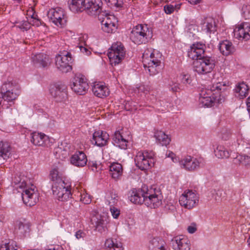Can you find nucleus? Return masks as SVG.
Masks as SVG:
<instances>
[{"label":"nucleus","instance_id":"nucleus-35","mask_svg":"<svg viewBox=\"0 0 250 250\" xmlns=\"http://www.w3.org/2000/svg\"><path fill=\"white\" fill-rule=\"evenodd\" d=\"M46 55L44 53H40L33 54L31 56V61L34 65L38 66L45 67L46 65Z\"/></svg>","mask_w":250,"mask_h":250},{"label":"nucleus","instance_id":"nucleus-14","mask_svg":"<svg viewBox=\"0 0 250 250\" xmlns=\"http://www.w3.org/2000/svg\"><path fill=\"white\" fill-rule=\"evenodd\" d=\"M234 35L239 40L245 41L250 39V23L243 22L236 25L234 29Z\"/></svg>","mask_w":250,"mask_h":250},{"label":"nucleus","instance_id":"nucleus-48","mask_svg":"<svg viewBox=\"0 0 250 250\" xmlns=\"http://www.w3.org/2000/svg\"><path fill=\"white\" fill-rule=\"evenodd\" d=\"M241 14L246 20L250 19V5L244 4L241 9Z\"/></svg>","mask_w":250,"mask_h":250},{"label":"nucleus","instance_id":"nucleus-10","mask_svg":"<svg viewBox=\"0 0 250 250\" xmlns=\"http://www.w3.org/2000/svg\"><path fill=\"white\" fill-rule=\"evenodd\" d=\"M48 18L56 26L63 27L66 24L67 15L64 10L61 7L52 8L48 11Z\"/></svg>","mask_w":250,"mask_h":250},{"label":"nucleus","instance_id":"nucleus-15","mask_svg":"<svg viewBox=\"0 0 250 250\" xmlns=\"http://www.w3.org/2000/svg\"><path fill=\"white\" fill-rule=\"evenodd\" d=\"M91 90L94 95L99 98L104 99L110 94L109 89L103 82L95 81L91 83Z\"/></svg>","mask_w":250,"mask_h":250},{"label":"nucleus","instance_id":"nucleus-64","mask_svg":"<svg viewBox=\"0 0 250 250\" xmlns=\"http://www.w3.org/2000/svg\"><path fill=\"white\" fill-rule=\"evenodd\" d=\"M248 110L250 112V96L248 98L246 102Z\"/></svg>","mask_w":250,"mask_h":250},{"label":"nucleus","instance_id":"nucleus-33","mask_svg":"<svg viewBox=\"0 0 250 250\" xmlns=\"http://www.w3.org/2000/svg\"><path fill=\"white\" fill-rule=\"evenodd\" d=\"M11 147L8 142H1L0 143V163L2 160L8 159L11 154Z\"/></svg>","mask_w":250,"mask_h":250},{"label":"nucleus","instance_id":"nucleus-37","mask_svg":"<svg viewBox=\"0 0 250 250\" xmlns=\"http://www.w3.org/2000/svg\"><path fill=\"white\" fill-rule=\"evenodd\" d=\"M53 154L57 159L63 160L68 157L69 152L66 148H63L62 144L61 146L59 145L57 147L54 148Z\"/></svg>","mask_w":250,"mask_h":250},{"label":"nucleus","instance_id":"nucleus-17","mask_svg":"<svg viewBox=\"0 0 250 250\" xmlns=\"http://www.w3.org/2000/svg\"><path fill=\"white\" fill-rule=\"evenodd\" d=\"M206 45L201 42H196L190 46L188 50V57L193 60L198 61L203 56Z\"/></svg>","mask_w":250,"mask_h":250},{"label":"nucleus","instance_id":"nucleus-56","mask_svg":"<svg viewBox=\"0 0 250 250\" xmlns=\"http://www.w3.org/2000/svg\"><path fill=\"white\" fill-rule=\"evenodd\" d=\"M164 10L166 14H171L174 12V5L167 4L164 6Z\"/></svg>","mask_w":250,"mask_h":250},{"label":"nucleus","instance_id":"nucleus-1","mask_svg":"<svg viewBox=\"0 0 250 250\" xmlns=\"http://www.w3.org/2000/svg\"><path fill=\"white\" fill-rule=\"evenodd\" d=\"M14 187L21 192L22 199L23 203L29 207L34 206L38 201V193L35 190L33 185L30 186L27 184L23 178L15 177L13 181Z\"/></svg>","mask_w":250,"mask_h":250},{"label":"nucleus","instance_id":"nucleus-38","mask_svg":"<svg viewBox=\"0 0 250 250\" xmlns=\"http://www.w3.org/2000/svg\"><path fill=\"white\" fill-rule=\"evenodd\" d=\"M215 156L219 159L228 158L230 155L229 151L223 145H218L214 150Z\"/></svg>","mask_w":250,"mask_h":250},{"label":"nucleus","instance_id":"nucleus-54","mask_svg":"<svg viewBox=\"0 0 250 250\" xmlns=\"http://www.w3.org/2000/svg\"><path fill=\"white\" fill-rule=\"evenodd\" d=\"M59 146L58 143L55 141L53 138H49L48 137V147H49L50 149H53L55 147H57Z\"/></svg>","mask_w":250,"mask_h":250},{"label":"nucleus","instance_id":"nucleus-4","mask_svg":"<svg viewBox=\"0 0 250 250\" xmlns=\"http://www.w3.org/2000/svg\"><path fill=\"white\" fill-rule=\"evenodd\" d=\"M153 36L152 29L146 24H139L134 26L130 33V39L135 44L148 42Z\"/></svg>","mask_w":250,"mask_h":250},{"label":"nucleus","instance_id":"nucleus-40","mask_svg":"<svg viewBox=\"0 0 250 250\" xmlns=\"http://www.w3.org/2000/svg\"><path fill=\"white\" fill-rule=\"evenodd\" d=\"M31 135V141L35 145L42 146L44 144L45 134L34 132Z\"/></svg>","mask_w":250,"mask_h":250},{"label":"nucleus","instance_id":"nucleus-44","mask_svg":"<svg viewBox=\"0 0 250 250\" xmlns=\"http://www.w3.org/2000/svg\"><path fill=\"white\" fill-rule=\"evenodd\" d=\"M0 250H21V249L17 245L16 242L11 240L8 243L1 245Z\"/></svg>","mask_w":250,"mask_h":250},{"label":"nucleus","instance_id":"nucleus-6","mask_svg":"<svg viewBox=\"0 0 250 250\" xmlns=\"http://www.w3.org/2000/svg\"><path fill=\"white\" fill-rule=\"evenodd\" d=\"M71 185L64 181H61L59 184L52 186L53 195L61 202H66L71 198Z\"/></svg>","mask_w":250,"mask_h":250},{"label":"nucleus","instance_id":"nucleus-62","mask_svg":"<svg viewBox=\"0 0 250 250\" xmlns=\"http://www.w3.org/2000/svg\"><path fill=\"white\" fill-rule=\"evenodd\" d=\"M87 76L85 72H77L75 74V78H83L86 77Z\"/></svg>","mask_w":250,"mask_h":250},{"label":"nucleus","instance_id":"nucleus-19","mask_svg":"<svg viewBox=\"0 0 250 250\" xmlns=\"http://www.w3.org/2000/svg\"><path fill=\"white\" fill-rule=\"evenodd\" d=\"M72 90L80 95H84L89 88L87 79H74L71 84Z\"/></svg>","mask_w":250,"mask_h":250},{"label":"nucleus","instance_id":"nucleus-34","mask_svg":"<svg viewBox=\"0 0 250 250\" xmlns=\"http://www.w3.org/2000/svg\"><path fill=\"white\" fill-rule=\"evenodd\" d=\"M68 4L70 10L74 13L82 12L84 9V0H69Z\"/></svg>","mask_w":250,"mask_h":250},{"label":"nucleus","instance_id":"nucleus-52","mask_svg":"<svg viewBox=\"0 0 250 250\" xmlns=\"http://www.w3.org/2000/svg\"><path fill=\"white\" fill-rule=\"evenodd\" d=\"M110 7H121L123 4L122 0H105Z\"/></svg>","mask_w":250,"mask_h":250},{"label":"nucleus","instance_id":"nucleus-7","mask_svg":"<svg viewBox=\"0 0 250 250\" xmlns=\"http://www.w3.org/2000/svg\"><path fill=\"white\" fill-rule=\"evenodd\" d=\"M125 50L123 44L120 42L113 43L109 48L107 56L110 64L116 65L125 58Z\"/></svg>","mask_w":250,"mask_h":250},{"label":"nucleus","instance_id":"nucleus-8","mask_svg":"<svg viewBox=\"0 0 250 250\" xmlns=\"http://www.w3.org/2000/svg\"><path fill=\"white\" fill-rule=\"evenodd\" d=\"M154 153L153 151H139L135 158L136 166L140 169L147 170L153 166Z\"/></svg>","mask_w":250,"mask_h":250},{"label":"nucleus","instance_id":"nucleus-42","mask_svg":"<svg viewBox=\"0 0 250 250\" xmlns=\"http://www.w3.org/2000/svg\"><path fill=\"white\" fill-rule=\"evenodd\" d=\"M106 202L109 206H115L119 200V197L114 191H110L106 195Z\"/></svg>","mask_w":250,"mask_h":250},{"label":"nucleus","instance_id":"nucleus-21","mask_svg":"<svg viewBox=\"0 0 250 250\" xmlns=\"http://www.w3.org/2000/svg\"><path fill=\"white\" fill-rule=\"evenodd\" d=\"M108 140L109 135L106 132L98 130L93 133L91 142L93 145L102 147L107 144Z\"/></svg>","mask_w":250,"mask_h":250},{"label":"nucleus","instance_id":"nucleus-26","mask_svg":"<svg viewBox=\"0 0 250 250\" xmlns=\"http://www.w3.org/2000/svg\"><path fill=\"white\" fill-rule=\"evenodd\" d=\"M102 4V0H84V9L88 10L92 14L100 12Z\"/></svg>","mask_w":250,"mask_h":250},{"label":"nucleus","instance_id":"nucleus-3","mask_svg":"<svg viewBox=\"0 0 250 250\" xmlns=\"http://www.w3.org/2000/svg\"><path fill=\"white\" fill-rule=\"evenodd\" d=\"M166 155L171 158L173 162H178L180 167L188 171H194L200 167L201 165L203 164V159L201 158H197L190 155H187L179 160L171 151H169Z\"/></svg>","mask_w":250,"mask_h":250},{"label":"nucleus","instance_id":"nucleus-49","mask_svg":"<svg viewBox=\"0 0 250 250\" xmlns=\"http://www.w3.org/2000/svg\"><path fill=\"white\" fill-rule=\"evenodd\" d=\"M229 84V83L226 82H218L216 83L213 84L209 89V90H211V91H215V90H225L224 87L227 86V84Z\"/></svg>","mask_w":250,"mask_h":250},{"label":"nucleus","instance_id":"nucleus-31","mask_svg":"<svg viewBox=\"0 0 250 250\" xmlns=\"http://www.w3.org/2000/svg\"><path fill=\"white\" fill-rule=\"evenodd\" d=\"M50 93L54 97L62 96L64 98L67 96L66 86L62 84L54 85L50 89Z\"/></svg>","mask_w":250,"mask_h":250},{"label":"nucleus","instance_id":"nucleus-20","mask_svg":"<svg viewBox=\"0 0 250 250\" xmlns=\"http://www.w3.org/2000/svg\"><path fill=\"white\" fill-rule=\"evenodd\" d=\"M146 186L144 185L141 189H133L129 192L128 196L129 200L135 204H145V193Z\"/></svg>","mask_w":250,"mask_h":250},{"label":"nucleus","instance_id":"nucleus-60","mask_svg":"<svg viewBox=\"0 0 250 250\" xmlns=\"http://www.w3.org/2000/svg\"><path fill=\"white\" fill-rule=\"evenodd\" d=\"M88 165L92 167L93 170H94L97 169L98 164L96 161H89Z\"/></svg>","mask_w":250,"mask_h":250},{"label":"nucleus","instance_id":"nucleus-16","mask_svg":"<svg viewBox=\"0 0 250 250\" xmlns=\"http://www.w3.org/2000/svg\"><path fill=\"white\" fill-rule=\"evenodd\" d=\"M117 22L114 15H105L101 22L103 31L108 33H113L117 28Z\"/></svg>","mask_w":250,"mask_h":250},{"label":"nucleus","instance_id":"nucleus-53","mask_svg":"<svg viewBox=\"0 0 250 250\" xmlns=\"http://www.w3.org/2000/svg\"><path fill=\"white\" fill-rule=\"evenodd\" d=\"M86 236V234L84 231L81 229L77 230L75 233V236L78 240H83Z\"/></svg>","mask_w":250,"mask_h":250},{"label":"nucleus","instance_id":"nucleus-18","mask_svg":"<svg viewBox=\"0 0 250 250\" xmlns=\"http://www.w3.org/2000/svg\"><path fill=\"white\" fill-rule=\"evenodd\" d=\"M91 222L96 229L99 232L103 233L107 231L109 223L108 217L97 214L91 218Z\"/></svg>","mask_w":250,"mask_h":250},{"label":"nucleus","instance_id":"nucleus-58","mask_svg":"<svg viewBox=\"0 0 250 250\" xmlns=\"http://www.w3.org/2000/svg\"><path fill=\"white\" fill-rule=\"evenodd\" d=\"M78 47L80 48L81 52L85 55H89L91 54L90 51L85 47V45H80Z\"/></svg>","mask_w":250,"mask_h":250},{"label":"nucleus","instance_id":"nucleus-23","mask_svg":"<svg viewBox=\"0 0 250 250\" xmlns=\"http://www.w3.org/2000/svg\"><path fill=\"white\" fill-rule=\"evenodd\" d=\"M129 138V135L125 136L123 134V130L116 131L113 136V144L121 149H125L127 147Z\"/></svg>","mask_w":250,"mask_h":250},{"label":"nucleus","instance_id":"nucleus-24","mask_svg":"<svg viewBox=\"0 0 250 250\" xmlns=\"http://www.w3.org/2000/svg\"><path fill=\"white\" fill-rule=\"evenodd\" d=\"M172 245L175 250H190V244L188 238L183 235L176 236L173 240Z\"/></svg>","mask_w":250,"mask_h":250},{"label":"nucleus","instance_id":"nucleus-13","mask_svg":"<svg viewBox=\"0 0 250 250\" xmlns=\"http://www.w3.org/2000/svg\"><path fill=\"white\" fill-rule=\"evenodd\" d=\"M195 70L199 74L210 72L214 68L215 62L214 59L208 56H203L194 62Z\"/></svg>","mask_w":250,"mask_h":250},{"label":"nucleus","instance_id":"nucleus-28","mask_svg":"<svg viewBox=\"0 0 250 250\" xmlns=\"http://www.w3.org/2000/svg\"><path fill=\"white\" fill-rule=\"evenodd\" d=\"M218 48L220 53L224 56H228L234 51V47L232 43L228 40H224L220 42Z\"/></svg>","mask_w":250,"mask_h":250},{"label":"nucleus","instance_id":"nucleus-27","mask_svg":"<svg viewBox=\"0 0 250 250\" xmlns=\"http://www.w3.org/2000/svg\"><path fill=\"white\" fill-rule=\"evenodd\" d=\"M202 30L207 34L214 33L216 31L215 20L212 18H206L201 22Z\"/></svg>","mask_w":250,"mask_h":250},{"label":"nucleus","instance_id":"nucleus-51","mask_svg":"<svg viewBox=\"0 0 250 250\" xmlns=\"http://www.w3.org/2000/svg\"><path fill=\"white\" fill-rule=\"evenodd\" d=\"M110 213L114 219H118L120 215V210L115 206H109Z\"/></svg>","mask_w":250,"mask_h":250},{"label":"nucleus","instance_id":"nucleus-9","mask_svg":"<svg viewBox=\"0 0 250 250\" xmlns=\"http://www.w3.org/2000/svg\"><path fill=\"white\" fill-rule=\"evenodd\" d=\"M72 62L71 54L68 51H63L56 56V66L62 73H67L72 70Z\"/></svg>","mask_w":250,"mask_h":250},{"label":"nucleus","instance_id":"nucleus-30","mask_svg":"<svg viewBox=\"0 0 250 250\" xmlns=\"http://www.w3.org/2000/svg\"><path fill=\"white\" fill-rule=\"evenodd\" d=\"M30 224L29 222L23 220L17 223L16 229L17 234L21 236H25L28 234L30 231Z\"/></svg>","mask_w":250,"mask_h":250},{"label":"nucleus","instance_id":"nucleus-36","mask_svg":"<svg viewBox=\"0 0 250 250\" xmlns=\"http://www.w3.org/2000/svg\"><path fill=\"white\" fill-rule=\"evenodd\" d=\"M104 247L108 250H123L122 243L112 238H108L105 240Z\"/></svg>","mask_w":250,"mask_h":250},{"label":"nucleus","instance_id":"nucleus-50","mask_svg":"<svg viewBox=\"0 0 250 250\" xmlns=\"http://www.w3.org/2000/svg\"><path fill=\"white\" fill-rule=\"evenodd\" d=\"M16 26L22 30H27L30 27V23L27 21H16Z\"/></svg>","mask_w":250,"mask_h":250},{"label":"nucleus","instance_id":"nucleus-41","mask_svg":"<svg viewBox=\"0 0 250 250\" xmlns=\"http://www.w3.org/2000/svg\"><path fill=\"white\" fill-rule=\"evenodd\" d=\"M233 163L236 165L248 166L250 165V156L246 155H238L233 160Z\"/></svg>","mask_w":250,"mask_h":250},{"label":"nucleus","instance_id":"nucleus-11","mask_svg":"<svg viewBox=\"0 0 250 250\" xmlns=\"http://www.w3.org/2000/svg\"><path fill=\"white\" fill-rule=\"evenodd\" d=\"M9 84L4 83L1 87L0 97V107L8 108L11 106L9 103L15 100L20 95V92L17 90H7V85Z\"/></svg>","mask_w":250,"mask_h":250},{"label":"nucleus","instance_id":"nucleus-55","mask_svg":"<svg viewBox=\"0 0 250 250\" xmlns=\"http://www.w3.org/2000/svg\"><path fill=\"white\" fill-rule=\"evenodd\" d=\"M231 136V133L227 130H223L221 133V138L223 140L227 141L229 140Z\"/></svg>","mask_w":250,"mask_h":250},{"label":"nucleus","instance_id":"nucleus-45","mask_svg":"<svg viewBox=\"0 0 250 250\" xmlns=\"http://www.w3.org/2000/svg\"><path fill=\"white\" fill-rule=\"evenodd\" d=\"M50 176L51 180L53 182L52 185L58 184L61 183V181H64L59 175L58 170L56 168L51 170Z\"/></svg>","mask_w":250,"mask_h":250},{"label":"nucleus","instance_id":"nucleus-5","mask_svg":"<svg viewBox=\"0 0 250 250\" xmlns=\"http://www.w3.org/2000/svg\"><path fill=\"white\" fill-rule=\"evenodd\" d=\"M163 198L161 191L155 188L146 186L145 193V205L151 208L160 207L162 203Z\"/></svg>","mask_w":250,"mask_h":250},{"label":"nucleus","instance_id":"nucleus-57","mask_svg":"<svg viewBox=\"0 0 250 250\" xmlns=\"http://www.w3.org/2000/svg\"><path fill=\"white\" fill-rule=\"evenodd\" d=\"M188 231L192 234L197 230V225L195 223H192L187 228Z\"/></svg>","mask_w":250,"mask_h":250},{"label":"nucleus","instance_id":"nucleus-22","mask_svg":"<svg viewBox=\"0 0 250 250\" xmlns=\"http://www.w3.org/2000/svg\"><path fill=\"white\" fill-rule=\"evenodd\" d=\"M216 99L213 96L211 90L203 89L200 93L199 102L202 106L209 107L213 105Z\"/></svg>","mask_w":250,"mask_h":250},{"label":"nucleus","instance_id":"nucleus-12","mask_svg":"<svg viewBox=\"0 0 250 250\" xmlns=\"http://www.w3.org/2000/svg\"><path fill=\"white\" fill-rule=\"evenodd\" d=\"M199 196L195 191L186 190L180 196L179 204L184 208L191 209L196 207L199 202Z\"/></svg>","mask_w":250,"mask_h":250},{"label":"nucleus","instance_id":"nucleus-43","mask_svg":"<svg viewBox=\"0 0 250 250\" xmlns=\"http://www.w3.org/2000/svg\"><path fill=\"white\" fill-rule=\"evenodd\" d=\"M165 246V243L164 241L158 237L153 238L150 241L149 250H152V249H156V248H163Z\"/></svg>","mask_w":250,"mask_h":250},{"label":"nucleus","instance_id":"nucleus-32","mask_svg":"<svg viewBox=\"0 0 250 250\" xmlns=\"http://www.w3.org/2000/svg\"><path fill=\"white\" fill-rule=\"evenodd\" d=\"M249 91V86L244 82L237 84L234 89V91L236 93V96L240 99L246 97L248 95Z\"/></svg>","mask_w":250,"mask_h":250},{"label":"nucleus","instance_id":"nucleus-25","mask_svg":"<svg viewBox=\"0 0 250 250\" xmlns=\"http://www.w3.org/2000/svg\"><path fill=\"white\" fill-rule=\"evenodd\" d=\"M70 163L77 167H83L86 165L87 159L85 154L82 151H76L70 157Z\"/></svg>","mask_w":250,"mask_h":250},{"label":"nucleus","instance_id":"nucleus-2","mask_svg":"<svg viewBox=\"0 0 250 250\" xmlns=\"http://www.w3.org/2000/svg\"><path fill=\"white\" fill-rule=\"evenodd\" d=\"M162 54L158 50L147 48L143 54L144 67L147 68L150 76L158 74L162 68Z\"/></svg>","mask_w":250,"mask_h":250},{"label":"nucleus","instance_id":"nucleus-46","mask_svg":"<svg viewBox=\"0 0 250 250\" xmlns=\"http://www.w3.org/2000/svg\"><path fill=\"white\" fill-rule=\"evenodd\" d=\"M80 201L84 204H89L91 202V196L84 190H81L79 193Z\"/></svg>","mask_w":250,"mask_h":250},{"label":"nucleus","instance_id":"nucleus-47","mask_svg":"<svg viewBox=\"0 0 250 250\" xmlns=\"http://www.w3.org/2000/svg\"><path fill=\"white\" fill-rule=\"evenodd\" d=\"M88 36L86 34H80L77 35L74 39L75 40L76 43L77 44V46L80 45H85V42L87 40Z\"/></svg>","mask_w":250,"mask_h":250},{"label":"nucleus","instance_id":"nucleus-39","mask_svg":"<svg viewBox=\"0 0 250 250\" xmlns=\"http://www.w3.org/2000/svg\"><path fill=\"white\" fill-rule=\"evenodd\" d=\"M154 136L157 142L162 146H167L170 142V138L163 131H156L155 132Z\"/></svg>","mask_w":250,"mask_h":250},{"label":"nucleus","instance_id":"nucleus-59","mask_svg":"<svg viewBox=\"0 0 250 250\" xmlns=\"http://www.w3.org/2000/svg\"><path fill=\"white\" fill-rule=\"evenodd\" d=\"M27 15L29 17L30 16L31 19L33 20H37L36 17L37 15L35 14V12L32 8L27 11Z\"/></svg>","mask_w":250,"mask_h":250},{"label":"nucleus","instance_id":"nucleus-61","mask_svg":"<svg viewBox=\"0 0 250 250\" xmlns=\"http://www.w3.org/2000/svg\"><path fill=\"white\" fill-rule=\"evenodd\" d=\"M182 89V86L177 83H174L171 86V90L173 92H177L178 90Z\"/></svg>","mask_w":250,"mask_h":250},{"label":"nucleus","instance_id":"nucleus-63","mask_svg":"<svg viewBox=\"0 0 250 250\" xmlns=\"http://www.w3.org/2000/svg\"><path fill=\"white\" fill-rule=\"evenodd\" d=\"M48 250H63L62 248L59 245L51 246V248L48 249Z\"/></svg>","mask_w":250,"mask_h":250},{"label":"nucleus","instance_id":"nucleus-29","mask_svg":"<svg viewBox=\"0 0 250 250\" xmlns=\"http://www.w3.org/2000/svg\"><path fill=\"white\" fill-rule=\"evenodd\" d=\"M123 172V167L119 163H113L109 166V173L113 179H119L121 177Z\"/></svg>","mask_w":250,"mask_h":250}]
</instances>
